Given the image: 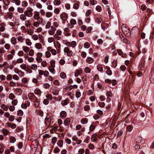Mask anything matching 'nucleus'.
<instances>
[{
  "mask_svg": "<svg viewBox=\"0 0 154 154\" xmlns=\"http://www.w3.org/2000/svg\"><path fill=\"white\" fill-rule=\"evenodd\" d=\"M26 16L24 13V14H21L20 15V19L22 21H25L26 19Z\"/></svg>",
  "mask_w": 154,
  "mask_h": 154,
  "instance_id": "10",
  "label": "nucleus"
},
{
  "mask_svg": "<svg viewBox=\"0 0 154 154\" xmlns=\"http://www.w3.org/2000/svg\"><path fill=\"white\" fill-rule=\"evenodd\" d=\"M47 63L45 61H43L41 63V65L43 67H46L47 66Z\"/></svg>",
  "mask_w": 154,
  "mask_h": 154,
  "instance_id": "64",
  "label": "nucleus"
},
{
  "mask_svg": "<svg viewBox=\"0 0 154 154\" xmlns=\"http://www.w3.org/2000/svg\"><path fill=\"white\" fill-rule=\"evenodd\" d=\"M18 74L20 76V77H23L24 75V73L22 71L20 70L19 72L18 73Z\"/></svg>",
  "mask_w": 154,
  "mask_h": 154,
  "instance_id": "59",
  "label": "nucleus"
},
{
  "mask_svg": "<svg viewBox=\"0 0 154 154\" xmlns=\"http://www.w3.org/2000/svg\"><path fill=\"white\" fill-rule=\"evenodd\" d=\"M102 21V20L101 19V17H97L96 21L98 23H100Z\"/></svg>",
  "mask_w": 154,
  "mask_h": 154,
  "instance_id": "51",
  "label": "nucleus"
},
{
  "mask_svg": "<svg viewBox=\"0 0 154 154\" xmlns=\"http://www.w3.org/2000/svg\"><path fill=\"white\" fill-rule=\"evenodd\" d=\"M60 16L62 20L64 21H66L68 18L67 14L64 12H63L60 14Z\"/></svg>",
  "mask_w": 154,
  "mask_h": 154,
  "instance_id": "4",
  "label": "nucleus"
},
{
  "mask_svg": "<svg viewBox=\"0 0 154 154\" xmlns=\"http://www.w3.org/2000/svg\"><path fill=\"white\" fill-rule=\"evenodd\" d=\"M17 11L20 13H22L24 11L23 8L21 7H18L17 8Z\"/></svg>",
  "mask_w": 154,
  "mask_h": 154,
  "instance_id": "40",
  "label": "nucleus"
},
{
  "mask_svg": "<svg viewBox=\"0 0 154 154\" xmlns=\"http://www.w3.org/2000/svg\"><path fill=\"white\" fill-rule=\"evenodd\" d=\"M1 107L2 109L5 111H7L8 109V107L4 104L1 105Z\"/></svg>",
  "mask_w": 154,
  "mask_h": 154,
  "instance_id": "24",
  "label": "nucleus"
},
{
  "mask_svg": "<svg viewBox=\"0 0 154 154\" xmlns=\"http://www.w3.org/2000/svg\"><path fill=\"white\" fill-rule=\"evenodd\" d=\"M5 52V50L3 48H0V56L2 55Z\"/></svg>",
  "mask_w": 154,
  "mask_h": 154,
  "instance_id": "50",
  "label": "nucleus"
},
{
  "mask_svg": "<svg viewBox=\"0 0 154 154\" xmlns=\"http://www.w3.org/2000/svg\"><path fill=\"white\" fill-rule=\"evenodd\" d=\"M29 52V54L30 56H33V55L34 54V51L33 50H32V49L30 50Z\"/></svg>",
  "mask_w": 154,
  "mask_h": 154,
  "instance_id": "61",
  "label": "nucleus"
},
{
  "mask_svg": "<svg viewBox=\"0 0 154 154\" xmlns=\"http://www.w3.org/2000/svg\"><path fill=\"white\" fill-rule=\"evenodd\" d=\"M0 26H1V27H0V31L1 32L4 31L5 29V23H2L0 24Z\"/></svg>",
  "mask_w": 154,
  "mask_h": 154,
  "instance_id": "21",
  "label": "nucleus"
},
{
  "mask_svg": "<svg viewBox=\"0 0 154 154\" xmlns=\"http://www.w3.org/2000/svg\"><path fill=\"white\" fill-rule=\"evenodd\" d=\"M63 141L62 140H59L57 143V144L60 147H62L63 145Z\"/></svg>",
  "mask_w": 154,
  "mask_h": 154,
  "instance_id": "23",
  "label": "nucleus"
},
{
  "mask_svg": "<svg viewBox=\"0 0 154 154\" xmlns=\"http://www.w3.org/2000/svg\"><path fill=\"white\" fill-rule=\"evenodd\" d=\"M23 62V60L22 58H20L18 59L16 61V63H22Z\"/></svg>",
  "mask_w": 154,
  "mask_h": 154,
  "instance_id": "58",
  "label": "nucleus"
},
{
  "mask_svg": "<svg viewBox=\"0 0 154 154\" xmlns=\"http://www.w3.org/2000/svg\"><path fill=\"white\" fill-rule=\"evenodd\" d=\"M17 39L19 42L22 43L23 42L24 38L22 36H19L17 37Z\"/></svg>",
  "mask_w": 154,
  "mask_h": 154,
  "instance_id": "28",
  "label": "nucleus"
},
{
  "mask_svg": "<svg viewBox=\"0 0 154 154\" xmlns=\"http://www.w3.org/2000/svg\"><path fill=\"white\" fill-rule=\"evenodd\" d=\"M3 2L4 4L6 6H8L10 4L8 0H3Z\"/></svg>",
  "mask_w": 154,
  "mask_h": 154,
  "instance_id": "57",
  "label": "nucleus"
},
{
  "mask_svg": "<svg viewBox=\"0 0 154 154\" xmlns=\"http://www.w3.org/2000/svg\"><path fill=\"white\" fill-rule=\"evenodd\" d=\"M54 67H52L51 66H49L48 68L49 71L53 74H54L55 73V71Z\"/></svg>",
  "mask_w": 154,
  "mask_h": 154,
  "instance_id": "26",
  "label": "nucleus"
},
{
  "mask_svg": "<svg viewBox=\"0 0 154 154\" xmlns=\"http://www.w3.org/2000/svg\"><path fill=\"white\" fill-rule=\"evenodd\" d=\"M32 38L33 40L36 41L38 39V35L34 34L32 35Z\"/></svg>",
  "mask_w": 154,
  "mask_h": 154,
  "instance_id": "46",
  "label": "nucleus"
},
{
  "mask_svg": "<svg viewBox=\"0 0 154 154\" xmlns=\"http://www.w3.org/2000/svg\"><path fill=\"white\" fill-rule=\"evenodd\" d=\"M11 44L13 45H15L17 43V39L15 37H12L11 39Z\"/></svg>",
  "mask_w": 154,
  "mask_h": 154,
  "instance_id": "12",
  "label": "nucleus"
},
{
  "mask_svg": "<svg viewBox=\"0 0 154 154\" xmlns=\"http://www.w3.org/2000/svg\"><path fill=\"white\" fill-rule=\"evenodd\" d=\"M37 98H36V100L34 102V105L36 108L38 107L39 105V102L38 101H37Z\"/></svg>",
  "mask_w": 154,
  "mask_h": 154,
  "instance_id": "48",
  "label": "nucleus"
},
{
  "mask_svg": "<svg viewBox=\"0 0 154 154\" xmlns=\"http://www.w3.org/2000/svg\"><path fill=\"white\" fill-rule=\"evenodd\" d=\"M97 70L99 71L102 72L103 70V67L101 65H99L97 67Z\"/></svg>",
  "mask_w": 154,
  "mask_h": 154,
  "instance_id": "54",
  "label": "nucleus"
},
{
  "mask_svg": "<svg viewBox=\"0 0 154 154\" xmlns=\"http://www.w3.org/2000/svg\"><path fill=\"white\" fill-rule=\"evenodd\" d=\"M14 57V55L11 54H8L7 55V59L8 60L12 59Z\"/></svg>",
  "mask_w": 154,
  "mask_h": 154,
  "instance_id": "55",
  "label": "nucleus"
},
{
  "mask_svg": "<svg viewBox=\"0 0 154 154\" xmlns=\"http://www.w3.org/2000/svg\"><path fill=\"white\" fill-rule=\"evenodd\" d=\"M52 93L54 95H57L58 94L59 91L57 90L53 89L52 91Z\"/></svg>",
  "mask_w": 154,
  "mask_h": 154,
  "instance_id": "44",
  "label": "nucleus"
},
{
  "mask_svg": "<svg viewBox=\"0 0 154 154\" xmlns=\"http://www.w3.org/2000/svg\"><path fill=\"white\" fill-rule=\"evenodd\" d=\"M95 128V126L92 124H91L89 127V130L91 131H93Z\"/></svg>",
  "mask_w": 154,
  "mask_h": 154,
  "instance_id": "42",
  "label": "nucleus"
},
{
  "mask_svg": "<svg viewBox=\"0 0 154 154\" xmlns=\"http://www.w3.org/2000/svg\"><path fill=\"white\" fill-rule=\"evenodd\" d=\"M51 23L50 22L48 21L45 25V27L46 29H49L51 26Z\"/></svg>",
  "mask_w": 154,
  "mask_h": 154,
  "instance_id": "53",
  "label": "nucleus"
},
{
  "mask_svg": "<svg viewBox=\"0 0 154 154\" xmlns=\"http://www.w3.org/2000/svg\"><path fill=\"white\" fill-rule=\"evenodd\" d=\"M38 74L40 75L39 77L41 79L42 78V77L41 76L44 75V71L42 70L39 69L38 70Z\"/></svg>",
  "mask_w": 154,
  "mask_h": 154,
  "instance_id": "30",
  "label": "nucleus"
},
{
  "mask_svg": "<svg viewBox=\"0 0 154 154\" xmlns=\"http://www.w3.org/2000/svg\"><path fill=\"white\" fill-rule=\"evenodd\" d=\"M66 112L64 111H61L60 113V116L61 118H64L66 116Z\"/></svg>",
  "mask_w": 154,
  "mask_h": 154,
  "instance_id": "8",
  "label": "nucleus"
},
{
  "mask_svg": "<svg viewBox=\"0 0 154 154\" xmlns=\"http://www.w3.org/2000/svg\"><path fill=\"white\" fill-rule=\"evenodd\" d=\"M35 47L36 48L39 49L42 47V45L40 43H37L35 44Z\"/></svg>",
  "mask_w": 154,
  "mask_h": 154,
  "instance_id": "31",
  "label": "nucleus"
},
{
  "mask_svg": "<svg viewBox=\"0 0 154 154\" xmlns=\"http://www.w3.org/2000/svg\"><path fill=\"white\" fill-rule=\"evenodd\" d=\"M106 69H107L106 71V73L107 74L109 75H111L112 74V72L110 70L109 67V66H106Z\"/></svg>",
  "mask_w": 154,
  "mask_h": 154,
  "instance_id": "13",
  "label": "nucleus"
},
{
  "mask_svg": "<svg viewBox=\"0 0 154 154\" xmlns=\"http://www.w3.org/2000/svg\"><path fill=\"white\" fill-rule=\"evenodd\" d=\"M50 116H47L46 117L45 119V123H46L48 122L49 123H51V119H50Z\"/></svg>",
  "mask_w": 154,
  "mask_h": 154,
  "instance_id": "19",
  "label": "nucleus"
},
{
  "mask_svg": "<svg viewBox=\"0 0 154 154\" xmlns=\"http://www.w3.org/2000/svg\"><path fill=\"white\" fill-rule=\"evenodd\" d=\"M97 136V134H94L91 137V140L93 142H95L97 140V139L95 138V137Z\"/></svg>",
  "mask_w": 154,
  "mask_h": 154,
  "instance_id": "27",
  "label": "nucleus"
},
{
  "mask_svg": "<svg viewBox=\"0 0 154 154\" xmlns=\"http://www.w3.org/2000/svg\"><path fill=\"white\" fill-rule=\"evenodd\" d=\"M36 6L38 9H41L42 7V4L39 2H38L36 3Z\"/></svg>",
  "mask_w": 154,
  "mask_h": 154,
  "instance_id": "49",
  "label": "nucleus"
},
{
  "mask_svg": "<svg viewBox=\"0 0 154 154\" xmlns=\"http://www.w3.org/2000/svg\"><path fill=\"white\" fill-rule=\"evenodd\" d=\"M53 3L55 5L59 6L60 5L61 2L60 0H54Z\"/></svg>",
  "mask_w": 154,
  "mask_h": 154,
  "instance_id": "17",
  "label": "nucleus"
},
{
  "mask_svg": "<svg viewBox=\"0 0 154 154\" xmlns=\"http://www.w3.org/2000/svg\"><path fill=\"white\" fill-rule=\"evenodd\" d=\"M81 122L82 124H86L88 122V119L86 118H83L82 119Z\"/></svg>",
  "mask_w": 154,
  "mask_h": 154,
  "instance_id": "47",
  "label": "nucleus"
},
{
  "mask_svg": "<svg viewBox=\"0 0 154 154\" xmlns=\"http://www.w3.org/2000/svg\"><path fill=\"white\" fill-rule=\"evenodd\" d=\"M8 97L10 99L12 100L15 98V96L13 93H11L9 94Z\"/></svg>",
  "mask_w": 154,
  "mask_h": 154,
  "instance_id": "37",
  "label": "nucleus"
},
{
  "mask_svg": "<svg viewBox=\"0 0 154 154\" xmlns=\"http://www.w3.org/2000/svg\"><path fill=\"white\" fill-rule=\"evenodd\" d=\"M4 47L6 50H9L11 48V46L9 44L6 43L4 45Z\"/></svg>",
  "mask_w": 154,
  "mask_h": 154,
  "instance_id": "45",
  "label": "nucleus"
},
{
  "mask_svg": "<svg viewBox=\"0 0 154 154\" xmlns=\"http://www.w3.org/2000/svg\"><path fill=\"white\" fill-rule=\"evenodd\" d=\"M25 25L27 27H28L30 26L31 25V23H30V21L29 20L25 21Z\"/></svg>",
  "mask_w": 154,
  "mask_h": 154,
  "instance_id": "41",
  "label": "nucleus"
},
{
  "mask_svg": "<svg viewBox=\"0 0 154 154\" xmlns=\"http://www.w3.org/2000/svg\"><path fill=\"white\" fill-rule=\"evenodd\" d=\"M54 36L56 40H60L61 38L60 35H57L55 34L54 35Z\"/></svg>",
  "mask_w": 154,
  "mask_h": 154,
  "instance_id": "56",
  "label": "nucleus"
},
{
  "mask_svg": "<svg viewBox=\"0 0 154 154\" xmlns=\"http://www.w3.org/2000/svg\"><path fill=\"white\" fill-rule=\"evenodd\" d=\"M50 87V85L47 83L44 84L43 85V87L45 89H47Z\"/></svg>",
  "mask_w": 154,
  "mask_h": 154,
  "instance_id": "60",
  "label": "nucleus"
},
{
  "mask_svg": "<svg viewBox=\"0 0 154 154\" xmlns=\"http://www.w3.org/2000/svg\"><path fill=\"white\" fill-rule=\"evenodd\" d=\"M86 60L87 62L89 64L92 63L94 62V59L91 57H87Z\"/></svg>",
  "mask_w": 154,
  "mask_h": 154,
  "instance_id": "11",
  "label": "nucleus"
},
{
  "mask_svg": "<svg viewBox=\"0 0 154 154\" xmlns=\"http://www.w3.org/2000/svg\"><path fill=\"white\" fill-rule=\"evenodd\" d=\"M149 79L152 82L154 83V70H152L150 72Z\"/></svg>",
  "mask_w": 154,
  "mask_h": 154,
  "instance_id": "5",
  "label": "nucleus"
},
{
  "mask_svg": "<svg viewBox=\"0 0 154 154\" xmlns=\"http://www.w3.org/2000/svg\"><path fill=\"white\" fill-rule=\"evenodd\" d=\"M20 67L21 69L24 70L25 71H26L27 70L26 65L25 64L23 63L21 64L20 65Z\"/></svg>",
  "mask_w": 154,
  "mask_h": 154,
  "instance_id": "20",
  "label": "nucleus"
},
{
  "mask_svg": "<svg viewBox=\"0 0 154 154\" xmlns=\"http://www.w3.org/2000/svg\"><path fill=\"white\" fill-rule=\"evenodd\" d=\"M60 76L61 78L64 79L66 77V75L65 73L62 72L60 74Z\"/></svg>",
  "mask_w": 154,
  "mask_h": 154,
  "instance_id": "35",
  "label": "nucleus"
},
{
  "mask_svg": "<svg viewBox=\"0 0 154 154\" xmlns=\"http://www.w3.org/2000/svg\"><path fill=\"white\" fill-rule=\"evenodd\" d=\"M64 52L69 57L71 56L73 54V52L68 47L64 48Z\"/></svg>",
  "mask_w": 154,
  "mask_h": 154,
  "instance_id": "2",
  "label": "nucleus"
},
{
  "mask_svg": "<svg viewBox=\"0 0 154 154\" xmlns=\"http://www.w3.org/2000/svg\"><path fill=\"white\" fill-rule=\"evenodd\" d=\"M33 18L34 19L37 20H38L40 19L39 14L38 12H36L34 14Z\"/></svg>",
  "mask_w": 154,
  "mask_h": 154,
  "instance_id": "6",
  "label": "nucleus"
},
{
  "mask_svg": "<svg viewBox=\"0 0 154 154\" xmlns=\"http://www.w3.org/2000/svg\"><path fill=\"white\" fill-rule=\"evenodd\" d=\"M51 66H50L52 67H54L55 66V62L54 60H51L50 62Z\"/></svg>",
  "mask_w": 154,
  "mask_h": 154,
  "instance_id": "34",
  "label": "nucleus"
},
{
  "mask_svg": "<svg viewBox=\"0 0 154 154\" xmlns=\"http://www.w3.org/2000/svg\"><path fill=\"white\" fill-rule=\"evenodd\" d=\"M81 72L82 70H76L75 73V76L76 77H77L81 73Z\"/></svg>",
  "mask_w": 154,
  "mask_h": 154,
  "instance_id": "43",
  "label": "nucleus"
},
{
  "mask_svg": "<svg viewBox=\"0 0 154 154\" xmlns=\"http://www.w3.org/2000/svg\"><path fill=\"white\" fill-rule=\"evenodd\" d=\"M79 2H77L76 3L74 2V4L73 5V8L76 10L78 9L79 8Z\"/></svg>",
  "mask_w": 154,
  "mask_h": 154,
  "instance_id": "16",
  "label": "nucleus"
},
{
  "mask_svg": "<svg viewBox=\"0 0 154 154\" xmlns=\"http://www.w3.org/2000/svg\"><path fill=\"white\" fill-rule=\"evenodd\" d=\"M52 130L54 131H56L57 130L59 129L57 125H54L52 126Z\"/></svg>",
  "mask_w": 154,
  "mask_h": 154,
  "instance_id": "52",
  "label": "nucleus"
},
{
  "mask_svg": "<svg viewBox=\"0 0 154 154\" xmlns=\"http://www.w3.org/2000/svg\"><path fill=\"white\" fill-rule=\"evenodd\" d=\"M52 14L50 12H47L45 13V16L49 18L51 17L52 16Z\"/></svg>",
  "mask_w": 154,
  "mask_h": 154,
  "instance_id": "32",
  "label": "nucleus"
},
{
  "mask_svg": "<svg viewBox=\"0 0 154 154\" xmlns=\"http://www.w3.org/2000/svg\"><path fill=\"white\" fill-rule=\"evenodd\" d=\"M33 9L30 7H27L26 10L24 11V13L26 15V17H30L33 15L32 11Z\"/></svg>",
  "mask_w": 154,
  "mask_h": 154,
  "instance_id": "1",
  "label": "nucleus"
},
{
  "mask_svg": "<svg viewBox=\"0 0 154 154\" xmlns=\"http://www.w3.org/2000/svg\"><path fill=\"white\" fill-rule=\"evenodd\" d=\"M76 42L75 41H72L71 42H67L66 43V45L69 47H72V48H74L76 45Z\"/></svg>",
  "mask_w": 154,
  "mask_h": 154,
  "instance_id": "3",
  "label": "nucleus"
},
{
  "mask_svg": "<svg viewBox=\"0 0 154 154\" xmlns=\"http://www.w3.org/2000/svg\"><path fill=\"white\" fill-rule=\"evenodd\" d=\"M142 141V138L140 137H137L136 139V141L137 143H140Z\"/></svg>",
  "mask_w": 154,
  "mask_h": 154,
  "instance_id": "29",
  "label": "nucleus"
},
{
  "mask_svg": "<svg viewBox=\"0 0 154 154\" xmlns=\"http://www.w3.org/2000/svg\"><path fill=\"white\" fill-rule=\"evenodd\" d=\"M91 71V69L90 68L88 67H86L84 69V71L86 73H89Z\"/></svg>",
  "mask_w": 154,
  "mask_h": 154,
  "instance_id": "38",
  "label": "nucleus"
},
{
  "mask_svg": "<svg viewBox=\"0 0 154 154\" xmlns=\"http://www.w3.org/2000/svg\"><path fill=\"white\" fill-rule=\"evenodd\" d=\"M2 133L4 136H6L9 133V131L7 129L4 128L2 129Z\"/></svg>",
  "mask_w": 154,
  "mask_h": 154,
  "instance_id": "14",
  "label": "nucleus"
},
{
  "mask_svg": "<svg viewBox=\"0 0 154 154\" xmlns=\"http://www.w3.org/2000/svg\"><path fill=\"white\" fill-rule=\"evenodd\" d=\"M69 102V100L67 98L65 100H62L61 102V104L63 105H66Z\"/></svg>",
  "mask_w": 154,
  "mask_h": 154,
  "instance_id": "9",
  "label": "nucleus"
},
{
  "mask_svg": "<svg viewBox=\"0 0 154 154\" xmlns=\"http://www.w3.org/2000/svg\"><path fill=\"white\" fill-rule=\"evenodd\" d=\"M10 142L12 143H14L16 141L15 137L13 136H11L10 138Z\"/></svg>",
  "mask_w": 154,
  "mask_h": 154,
  "instance_id": "33",
  "label": "nucleus"
},
{
  "mask_svg": "<svg viewBox=\"0 0 154 154\" xmlns=\"http://www.w3.org/2000/svg\"><path fill=\"white\" fill-rule=\"evenodd\" d=\"M12 3H15L17 6L19 5L20 4V0H12Z\"/></svg>",
  "mask_w": 154,
  "mask_h": 154,
  "instance_id": "22",
  "label": "nucleus"
},
{
  "mask_svg": "<svg viewBox=\"0 0 154 154\" xmlns=\"http://www.w3.org/2000/svg\"><path fill=\"white\" fill-rule=\"evenodd\" d=\"M22 49L26 53H28L30 50L29 48L26 46H23L22 47Z\"/></svg>",
  "mask_w": 154,
  "mask_h": 154,
  "instance_id": "15",
  "label": "nucleus"
},
{
  "mask_svg": "<svg viewBox=\"0 0 154 154\" xmlns=\"http://www.w3.org/2000/svg\"><path fill=\"white\" fill-rule=\"evenodd\" d=\"M13 15V13L12 12H9L7 13V16L10 19H11L12 18Z\"/></svg>",
  "mask_w": 154,
  "mask_h": 154,
  "instance_id": "18",
  "label": "nucleus"
},
{
  "mask_svg": "<svg viewBox=\"0 0 154 154\" xmlns=\"http://www.w3.org/2000/svg\"><path fill=\"white\" fill-rule=\"evenodd\" d=\"M70 121L69 118H67L66 119L64 122V124L65 125L67 126L69 125Z\"/></svg>",
  "mask_w": 154,
  "mask_h": 154,
  "instance_id": "7",
  "label": "nucleus"
},
{
  "mask_svg": "<svg viewBox=\"0 0 154 154\" xmlns=\"http://www.w3.org/2000/svg\"><path fill=\"white\" fill-rule=\"evenodd\" d=\"M84 47L86 48H88L90 46V43L88 42H85L84 44Z\"/></svg>",
  "mask_w": 154,
  "mask_h": 154,
  "instance_id": "39",
  "label": "nucleus"
},
{
  "mask_svg": "<svg viewBox=\"0 0 154 154\" xmlns=\"http://www.w3.org/2000/svg\"><path fill=\"white\" fill-rule=\"evenodd\" d=\"M17 114L19 116H22L23 115V112L21 110H19L17 112Z\"/></svg>",
  "mask_w": 154,
  "mask_h": 154,
  "instance_id": "62",
  "label": "nucleus"
},
{
  "mask_svg": "<svg viewBox=\"0 0 154 154\" xmlns=\"http://www.w3.org/2000/svg\"><path fill=\"white\" fill-rule=\"evenodd\" d=\"M34 32V31L32 29H30L27 31V33L28 34L31 35H32Z\"/></svg>",
  "mask_w": 154,
  "mask_h": 154,
  "instance_id": "63",
  "label": "nucleus"
},
{
  "mask_svg": "<svg viewBox=\"0 0 154 154\" xmlns=\"http://www.w3.org/2000/svg\"><path fill=\"white\" fill-rule=\"evenodd\" d=\"M30 68L31 69L33 70H36L37 69L38 66L36 64H32L31 65Z\"/></svg>",
  "mask_w": 154,
  "mask_h": 154,
  "instance_id": "25",
  "label": "nucleus"
},
{
  "mask_svg": "<svg viewBox=\"0 0 154 154\" xmlns=\"http://www.w3.org/2000/svg\"><path fill=\"white\" fill-rule=\"evenodd\" d=\"M81 95V93L79 91V89L76 92L75 96L77 98H78L80 97Z\"/></svg>",
  "mask_w": 154,
  "mask_h": 154,
  "instance_id": "36",
  "label": "nucleus"
}]
</instances>
